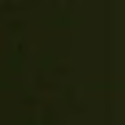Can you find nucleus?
Wrapping results in <instances>:
<instances>
[{
	"label": "nucleus",
	"instance_id": "obj_1",
	"mask_svg": "<svg viewBox=\"0 0 125 125\" xmlns=\"http://www.w3.org/2000/svg\"><path fill=\"white\" fill-rule=\"evenodd\" d=\"M101 87V85H100V83H99V85H98L99 88H100Z\"/></svg>",
	"mask_w": 125,
	"mask_h": 125
}]
</instances>
